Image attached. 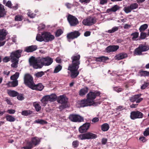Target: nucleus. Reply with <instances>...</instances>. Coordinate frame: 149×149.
<instances>
[{"label": "nucleus", "instance_id": "obj_59", "mask_svg": "<svg viewBox=\"0 0 149 149\" xmlns=\"http://www.w3.org/2000/svg\"><path fill=\"white\" fill-rule=\"evenodd\" d=\"M109 59V58L107 57L102 56V62L105 63Z\"/></svg>", "mask_w": 149, "mask_h": 149}, {"label": "nucleus", "instance_id": "obj_43", "mask_svg": "<svg viewBox=\"0 0 149 149\" xmlns=\"http://www.w3.org/2000/svg\"><path fill=\"white\" fill-rule=\"evenodd\" d=\"M44 74V72L43 71H40L37 72L35 74V75L36 77L39 78L42 77Z\"/></svg>", "mask_w": 149, "mask_h": 149}, {"label": "nucleus", "instance_id": "obj_17", "mask_svg": "<svg viewBox=\"0 0 149 149\" xmlns=\"http://www.w3.org/2000/svg\"><path fill=\"white\" fill-rule=\"evenodd\" d=\"M96 22L95 18L92 17H89L87 18L84 21V25L90 26L94 24Z\"/></svg>", "mask_w": 149, "mask_h": 149}, {"label": "nucleus", "instance_id": "obj_61", "mask_svg": "<svg viewBox=\"0 0 149 149\" xmlns=\"http://www.w3.org/2000/svg\"><path fill=\"white\" fill-rule=\"evenodd\" d=\"M123 89L120 88L115 87L114 88V90L117 92H121Z\"/></svg>", "mask_w": 149, "mask_h": 149}, {"label": "nucleus", "instance_id": "obj_31", "mask_svg": "<svg viewBox=\"0 0 149 149\" xmlns=\"http://www.w3.org/2000/svg\"><path fill=\"white\" fill-rule=\"evenodd\" d=\"M109 128V126L107 123H104L101 126L102 130L103 131H107Z\"/></svg>", "mask_w": 149, "mask_h": 149}, {"label": "nucleus", "instance_id": "obj_35", "mask_svg": "<svg viewBox=\"0 0 149 149\" xmlns=\"http://www.w3.org/2000/svg\"><path fill=\"white\" fill-rule=\"evenodd\" d=\"M23 19V16L19 15H16L15 17V20L16 21H21Z\"/></svg>", "mask_w": 149, "mask_h": 149}, {"label": "nucleus", "instance_id": "obj_22", "mask_svg": "<svg viewBox=\"0 0 149 149\" xmlns=\"http://www.w3.org/2000/svg\"><path fill=\"white\" fill-rule=\"evenodd\" d=\"M97 137L96 134L89 132L84 133V139H95Z\"/></svg>", "mask_w": 149, "mask_h": 149}, {"label": "nucleus", "instance_id": "obj_46", "mask_svg": "<svg viewBox=\"0 0 149 149\" xmlns=\"http://www.w3.org/2000/svg\"><path fill=\"white\" fill-rule=\"evenodd\" d=\"M130 6L131 8V9L132 10L135 9L137 8L138 7V5L136 3H133L131 4Z\"/></svg>", "mask_w": 149, "mask_h": 149}, {"label": "nucleus", "instance_id": "obj_28", "mask_svg": "<svg viewBox=\"0 0 149 149\" xmlns=\"http://www.w3.org/2000/svg\"><path fill=\"white\" fill-rule=\"evenodd\" d=\"M33 105L35 107L36 111L38 112L41 110V106L39 104L37 103L36 102H34L33 103Z\"/></svg>", "mask_w": 149, "mask_h": 149}, {"label": "nucleus", "instance_id": "obj_50", "mask_svg": "<svg viewBox=\"0 0 149 149\" xmlns=\"http://www.w3.org/2000/svg\"><path fill=\"white\" fill-rule=\"evenodd\" d=\"M27 15L29 17L31 18H33L35 17L36 15L33 13H31V12H28L27 13Z\"/></svg>", "mask_w": 149, "mask_h": 149}, {"label": "nucleus", "instance_id": "obj_5", "mask_svg": "<svg viewBox=\"0 0 149 149\" xmlns=\"http://www.w3.org/2000/svg\"><path fill=\"white\" fill-rule=\"evenodd\" d=\"M68 99L64 95H60L59 96L57 99L58 102L62 104L59 107L60 109H62L67 107V103L68 102Z\"/></svg>", "mask_w": 149, "mask_h": 149}, {"label": "nucleus", "instance_id": "obj_40", "mask_svg": "<svg viewBox=\"0 0 149 149\" xmlns=\"http://www.w3.org/2000/svg\"><path fill=\"white\" fill-rule=\"evenodd\" d=\"M139 47L143 52H145L149 49L148 47L146 46H143L142 45H140Z\"/></svg>", "mask_w": 149, "mask_h": 149}, {"label": "nucleus", "instance_id": "obj_49", "mask_svg": "<svg viewBox=\"0 0 149 149\" xmlns=\"http://www.w3.org/2000/svg\"><path fill=\"white\" fill-rule=\"evenodd\" d=\"M90 124L89 123H84V131L87 130L90 126Z\"/></svg>", "mask_w": 149, "mask_h": 149}, {"label": "nucleus", "instance_id": "obj_3", "mask_svg": "<svg viewBox=\"0 0 149 149\" xmlns=\"http://www.w3.org/2000/svg\"><path fill=\"white\" fill-rule=\"evenodd\" d=\"M40 58L37 59L35 57L32 56L29 59L30 65L34 68L38 69L42 68V65H40Z\"/></svg>", "mask_w": 149, "mask_h": 149}, {"label": "nucleus", "instance_id": "obj_2", "mask_svg": "<svg viewBox=\"0 0 149 149\" xmlns=\"http://www.w3.org/2000/svg\"><path fill=\"white\" fill-rule=\"evenodd\" d=\"M40 141V138L36 136L31 138L30 141H28L26 142V146L23 147L22 148L24 149H32L34 147L38 145Z\"/></svg>", "mask_w": 149, "mask_h": 149}, {"label": "nucleus", "instance_id": "obj_60", "mask_svg": "<svg viewBox=\"0 0 149 149\" xmlns=\"http://www.w3.org/2000/svg\"><path fill=\"white\" fill-rule=\"evenodd\" d=\"M15 110L14 109H10L8 110L7 112L10 114H14L15 112Z\"/></svg>", "mask_w": 149, "mask_h": 149}, {"label": "nucleus", "instance_id": "obj_7", "mask_svg": "<svg viewBox=\"0 0 149 149\" xmlns=\"http://www.w3.org/2000/svg\"><path fill=\"white\" fill-rule=\"evenodd\" d=\"M24 79V84L30 88H31L34 84L33 78L31 75L29 74H25Z\"/></svg>", "mask_w": 149, "mask_h": 149}, {"label": "nucleus", "instance_id": "obj_18", "mask_svg": "<svg viewBox=\"0 0 149 149\" xmlns=\"http://www.w3.org/2000/svg\"><path fill=\"white\" fill-rule=\"evenodd\" d=\"M141 95H135L130 98V101L132 102H136V103H139L143 100V98L140 97Z\"/></svg>", "mask_w": 149, "mask_h": 149}, {"label": "nucleus", "instance_id": "obj_23", "mask_svg": "<svg viewBox=\"0 0 149 149\" xmlns=\"http://www.w3.org/2000/svg\"><path fill=\"white\" fill-rule=\"evenodd\" d=\"M18 84V81H9L6 85L8 87H15Z\"/></svg>", "mask_w": 149, "mask_h": 149}, {"label": "nucleus", "instance_id": "obj_64", "mask_svg": "<svg viewBox=\"0 0 149 149\" xmlns=\"http://www.w3.org/2000/svg\"><path fill=\"white\" fill-rule=\"evenodd\" d=\"M65 6L68 8H70L73 6V5L72 4L69 3H66Z\"/></svg>", "mask_w": 149, "mask_h": 149}, {"label": "nucleus", "instance_id": "obj_27", "mask_svg": "<svg viewBox=\"0 0 149 149\" xmlns=\"http://www.w3.org/2000/svg\"><path fill=\"white\" fill-rule=\"evenodd\" d=\"M120 7L117 5H115L110 8L108 9L107 10L108 13L110 12H115L119 9Z\"/></svg>", "mask_w": 149, "mask_h": 149}, {"label": "nucleus", "instance_id": "obj_24", "mask_svg": "<svg viewBox=\"0 0 149 149\" xmlns=\"http://www.w3.org/2000/svg\"><path fill=\"white\" fill-rule=\"evenodd\" d=\"M7 93L9 96L13 97L17 96L19 94V93L17 91L10 90H8Z\"/></svg>", "mask_w": 149, "mask_h": 149}, {"label": "nucleus", "instance_id": "obj_33", "mask_svg": "<svg viewBox=\"0 0 149 149\" xmlns=\"http://www.w3.org/2000/svg\"><path fill=\"white\" fill-rule=\"evenodd\" d=\"M62 67L61 65L58 64L55 67L54 71V73H56L58 72L62 69Z\"/></svg>", "mask_w": 149, "mask_h": 149}, {"label": "nucleus", "instance_id": "obj_57", "mask_svg": "<svg viewBox=\"0 0 149 149\" xmlns=\"http://www.w3.org/2000/svg\"><path fill=\"white\" fill-rule=\"evenodd\" d=\"M5 6L10 8L11 7L12 4L11 1H8L6 3Z\"/></svg>", "mask_w": 149, "mask_h": 149}, {"label": "nucleus", "instance_id": "obj_26", "mask_svg": "<svg viewBox=\"0 0 149 149\" xmlns=\"http://www.w3.org/2000/svg\"><path fill=\"white\" fill-rule=\"evenodd\" d=\"M6 14V12L4 6L0 4V18L3 17Z\"/></svg>", "mask_w": 149, "mask_h": 149}, {"label": "nucleus", "instance_id": "obj_47", "mask_svg": "<svg viewBox=\"0 0 149 149\" xmlns=\"http://www.w3.org/2000/svg\"><path fill=\"white\" fill-rule=\"evenodd\" d=\"M79 141L77 140L74 141L72 143V145L73 148H77L79 145Z\"/></svg>", "mask_w": 149, "mask_h": 149}, {"label": "nucleus", "instance_id": "obj_52", "mask_svg": "<svg viewBox=\"0 0 149 149\" xmlns=\"http://www.w3.org/2000/svg\"><path fill=\"white\" fill-rule=\"evenodd\" d=\"M147 34L145 33L141 32L140 34V38L141 39H144L146 37Z\"/></svg>", "mask_w": 149, "mask_h": 149}, {"label": "nucleus", "instance_id": "obj_56", "mask_svg": "<svg viewBox=\"0 0 149 149\" xmlns=\"http://www.w3.org/2000/svg\"><path fill=\"white\" fill-rule=\"evenodd\" d=\"M77 103L80 105V107H84V100L78 101Z\"/></svg>", "mask_w": 149, "mask_h": 149}, {"label": "nucleus", "instance_id": "obj_1", "mask_svg": "<svg viewBox=\"0 0 149 149\" xmlns=\"http://www.w3.org/2000/svg\"><path fill=\"white\" fill-rule=\"evenodd\" d=\"M100 92L97 91L94 92H90L87 95V99L84 101V107H87L93 105H96L95 103L94 102V100L97 96L100 95Z\"/></svg>", "mask_w": 149, "mask_h": 149}, {"label": "nucleus", "instance_id": "obj_45", "mask_svg": "<svg viewBox=\"0 0 149 149\" xmlns=\"http://www.w3.org/2000/svg\"><path fill=\"white\" fill-rule=\"evenodd\" d=\"M139 33L137 32H135L131 34V36H132V39L133 40H135L139 36Z\"/></svg>", "mask_w": 149, "mask_h": 149}, {"label": "nucleus", "instance_id": "obj_20", "mask_svg": "<svg viewBox=\"0 0 149 149\" xmlns=\"http://www.w3.org/2000/svg\"><path fill=\"white\" fill-rule=\"evenodd\" d=\"M119 47L118 45L109 46L107 47L106 51L108 53L116 51L118 49Z\"/></svg>", "mask_w": 149, "mask_h": 149}, {"label": "nucleus", "instance_id": "obj_41", "mask_svg": "<svg viewBox=\"0 0 149 149\" xmlns=\"http://www.w3.org/2000/svg\"><path fill=\"white\" fill-rule=\"evenodd\" d=\"M35 122L36 123H39L41 124H46L47 123L46 121L42 119H38V120H36Z\"/></svg>", "mask_w": 149, "mask_h": 149}, {"label": "nucleus", "instance_id": "obj_11", "mask_svg": "<svg viewBox=\"0 0 149 149\" xmlns=\"http://www.w3.org/2000/svg\"><path fill=\"white\" fill-rule=\"evenodd\" d=\"M8 32L4 29H0V47L4 45L6 41H4L8 34Z\"/></svg>", "mask_w": 149, "mask_h": 149}, {"label": "nucleus", "instance_id": "obj_54", "mask_svg": "<svg viewBox=\"0 0 149 149\" xmlns=\"http://www.w3.org/2000/svg\"><path fill=\"white\" fill-rule=\"evenodd\" d=\"M149 85V83L145 82L141 86V88L142 89H144L147 87Z\"/></svg>", "mask_w": 149, "mask_h": 149}, {"label": "nucleus", "instance_id": "obj_62", "mask_svg": "<svg viewBox=\"0 0 149 149\" xmlns=\"http://www.w3.org/2000/svg\"><path fill=\"white\" fill-rule=\"evenodd\" d=\"M79 94L81 96L84 95V88H82L80 90L79 92Z\"/></svg>", "mask_w": 149, "mask_h": 149}, {"label": "nucleus", "instance_id": "obj_16", "mask_svg": "<svg viewBox=\"0 0 149 149\" xmlns=\"http://www.w3.org/2000/svg\"><path fill=\"white\" fill-rule=\"evenodd\" d=\"M143 114L139 111H133L131 112L130 117L131 119L134 120L137 118H141Z\"/></svg>", "mask_w": 149, "mask_h": 149}, {"label": "nucleus", "instance_id": "obj_13", "mask_svg": "<svg viewBox=\"0 0 149 149\" xmlns=\"http://www.w3.org/2000/svg\"><path fill=\"white\" fill-rule=\"evenodd\" d=\"M79 67H74V66H69L68 70L71 72V77L72 78L76 77L79 74V71L77 70Z\"/></svg>", "mask_w": 149, "mask_h": 149}, {"label": "nucleus", "instance_id": "obj_4", "mask_svg": "<svg viewBox=\"0 0 149 149\" xmlns=\"http://www.w3.org/2000/svg\"><path fill=\"white\" fill-rule=\"evenodd\" d=\"M56 97V95L54 94L50 95H45L42 98L41 101L44 104L43 106H45L47 104V102L55 101Z\"/></svg>", "mask_w": 149, "mask_h": 149}, {"label": "nucleus", "instance_id": "obj_34", "mask_svg": "<svg viewBox=\"0 0 149 149\" xmlns=\"http://www.w3.org/2000/svg\"><path fill=\"white\" fill-rule=\"evenodd\" d=\"M11 61L13 63L11 65V67L14 68H17L18 63L19 60H16L15 61H14L12 60H11Z\"/></svg>", "mask_w": 149, "mask_h": 149}, {"label": "nucleus", "instance_id": "obj_38", "mask_svg": "<svg viewBox=\"0 0 149 149\" xmlns=\"http://www.w3.org/2000/svg\"><path fill=\"white\" fill-rule=\"evenodd\" d=\"M32 112L30 110H24L22 112V114L25 116H27L32 114Z\"/></svg>", "mask_w": 149, "mask_h": 149}, {"label": "nucleus", "instance_id": "obj_51", "mask_svg": "<svg viewBox=\"0 0 149 149\" xmlns=\"http://www.w3.org/2000/svg\"><path fill=\"white\" fill-rule=\"evenodd\" d=\"M143 135L145 136H146L149 135V127L146 128L145 131L143 132Z\"/></svg>", "mask_w": 149, "mask_h": 149}, {"label": "nucleus", "instance_id": "obj_9", "mask_svg": "<svg viewBox=\"0 0 149 149\" xmlns=\"http://www.w3.org/2000/svg\"><path fill=\"white\" fill-rule=\"evenodd\" d=\"M40 65H42V67L43 65L49 66L51 65L53 62V59L49 56L42 57L40 58Z\"/></svg>", "mask_w": 149, "mask_h": 149}, {"label": "nucleus", "instance_id": "obj_39", "mask_svg": "<svg viewBox=\"0 0 149 149\" xmlns=\"http://www.w3.org/2000/svg\"><path fill=\"white\" fill-rule=\"evenodd\" d=\"M63 33V31L61 29H58L55 33V36L56 37H58L61 35Z\"/></svg>", "mask_w": 149, "mask_h": 149}, {"label": "nucleus", "instance_id": "obj_29", "mask_svg": "<svg viewBox=\"0 0 149 149\" xmlns=\"http://www.w3.org/2000/svg\"><path fill=\"white\" fill-rule=\"evenodd\" d=\"M6 118L7 121L10 122H13L15 120V118L11 115H7L6 116Z\"/></svg>", "mask_w": 149, "mask_h": 149}, {"label": "nucleus", "instance_id": "obj_12", "mask_svg": "<svg viewBox=\"0 0 149 149\" xmlns=\"http://www.w3.org/2000/svg\"><path fill=\"white\" fill-rule=\"evenodd\" d=\"M68 118L71 121L74 122H80L83 121V118L79 115L72 114L70 115Z\"/></svg>", "mask_w": 149, "mask_h": 149}, {"label": "nucleus", "instance_id": "obj_37", "mask_svg": "<svg viewBox=\"0 0 149 149\" xmlns=\"http://www.w3.org/2000/svg\"><path fill=\"white\" fill-rule=\"evenodd\" d=\"M148 27V25L147 24H145L141 25L139 29L140 32H142L146 29Z\"/></svg>", "mask_w": 149, "mask_h": 149}, {"label": "nucleus", "instance_id": "obj_25", "mask_svg": "<svg viewBox=\"0 0 149 149\" xmlns=\"http://www.w3.org/2000/svg\"><path fill=\"white\" fill-rule=\"evenodd\" d=\"M127 56V55L126 54L121 53L116 55V59L118 60H120L126 58Z\"/></svg>", "mask_w": 149, "mask_h": 149}, {"label": "nucleus", "instance_id": "obj_15", "mask_svg": "<svg viewBox=\"0 0 149 149\" xmlns=\"http://www.w3.org/2000/svg\"><path fill=\"white\" fill-rule=\"evenodd\" d=\"M81 34L80 33L77 31L70 32L67 34V38L68 40H73L77 38Z\"/></svg>", "mask_w": 149, "mask_h": 149}, {"label": "nucleus", "instance_id": "obj_19", "mask_svg": "<svg viewBox=\"0 0 149 149\" xmlns=\"http://www.w3.org/2000/svg\"><path fill=\"white\" fill-rule=\"evenodd\" d=\"M44 88V86L41 83L38 84H35L34 83L31 87V88L33 90H35L37 91H41Z\"/></svg>", "mask_w": 149, "mask_h": 149}, {"label": "nucleus", "instance_id": "obj_6", "mask_svg": "<svg viewBox=\"0 0 149 149\" xmlns=\"http://www.w3.org/2000/svg\"><path fill=\"white\" fill-rule=\"evenodd\" d=\"M80 56L78 53L74 54L71 57L72 63L69 66H74V67H79L80 64L79 59Z\"/></svg>", "mask_w": 149, "mask_h": 149}, {"label": "nucleus", "instance_id": "obj_48", "mask_svg": "<svg viewBox=\"0 0 149 149\" xmlns=\"http://www.w3.org/2000/svg\"><path fill=\"white\" fill-rule=\"evenodd\" d=\"M10 60H11V59L10 56H6L3 59V61L4 63H7Z\"/></svg>", "mask_w": 149, "mask_h": 149}, {"label": "nucleus", "instance_id": "obj_58", "mask_svg": "<svg viewBox=\"0 0 149 149\" xmlns=\"http://www.w3.org/2000/svg\"><path fill=\"white\" fill-rule=\"evenodd\" d=\"M17 96V99L20 100H22L24 99V97L23 96L22 94H19Z\"/></svg>", "mask_w": 149, "mask_h": 149}, {"label": "nucleus", "instance_id": "obj_44", "mask_svg": "<svg viewBox=\"0 0 149 149\" xmlns=\"http://www.w3.org/2000/svg\"><path fill=\"white\" fill-rule=\"evenodd\" d=\"M131 9L130 6H129L124 7L123 10L126 13H128L131 11L132 10Z\"/></svg>", "mask_w": 149, "mask_h": 149}, {"label": "nucleus", "instance_id": "obj_8", "mask_svg": "<svg viewBox=\"0 0 149 149\" xmlns=\"http://www.w3.org/2000/svg\"><path fill=\"white\" fill-rule=\"evenodd\" d=\"M67 19L71 26H75L79 23L77 19L74 16L70 14L68 15Z\"/></svg>", "mask_w": 149, "mask_h": 149}, {"label": "nucleus", "instance_id": "obj_55", "mask_svg": "<svg viewBox=\"0 0 149 149\" xmlns=\"http://www.w3.org/2000/svg\"><path fill=\"white\" fill-rule=\"evenodd\" d=\"M79 131L80 133H84V124L79 128Z\"/></svg>", "mask_w": 149, "mask_h": 149}, {"label": "nucleus", "instance_id": "obj_36", "mask_svg": "<svg viewBox=\"0 0 149 149\" xmlns=\"http://www.w3.org/2000/svg\"><path fill=\"white\" fill-rule=\"evenodd\" d=\"M143 51L141 50L139 47L136 49L134 52V54L135 55H140L141 54V53Z\"/></svg>", "mask_w": 149, "mask_h": 149}, {"label": "nucleus", "instance_id": "obj_21", "mask_svg": "<svg viewBox=\"0 0 149 149\" xmlns=\"http://www.w3.org/2000/svg\"><path fill=\"white\" fill-rule=\"evenodd\" d=\"M38 48L37 45H32L26 47L24 51L27 52H31L36 50Z\"/></svg>", "mask_w": 149, "mask_h": 149}, {"label": "nucleus", "instance_id": "obj_63", "mask_svg": "<svg viewBox=\"0 0 149 149\" xmlns=\"http://www.w3.org/2000/svg\"><path fill=\"white\" fill-rule=\"evenodd\" d=\"M139 140L143 142H145L146 141V138L143 136L140 137Z\"/></svg>", "mask_w": 149, "mask_h": 149}, {"label": "nucleus", "instance_id": "obj_42", "mask_svg": "<svg viewBox=\"0 0 149 149\" xmlns=\"http://www.w3.org/2000/svg\"><path fill=\"white\" fill-rule=\"evenodd\" d=\"M119 27L115 26L113 27L111 29L109 30L107 32L111 33L117 31Z\"/></svg>", "mask_w": 149, "mask_h": 149}, {"label": "nucleus", "instance_id": "obj_30", "mask_svg": "<svg viewBox=\"0 0 149 149\" xmlns=\"http://www.w3.org/2000/svg\"><path fill=\"white\" fill-rule=\"evenodd\" d=\"M19 76V73L18 72H16L15 74L10 77V79L14 81H18L17 79Z\"/></svg>", "mask_w": 149, "mask_h": 149}, {"label": "nucleus", "instance_id": "obj_10", "mask_svg": "<svg viewBox=\"0 0 149 149\" xmlns=\"http://www.w3.org/2000/svg\"><path fill=\"white\" fill-rule=\"evenodd\" d=\"M22 50L18 49L12 52L10 54V57L11 60L15 61L16 60H19L18 59L21 56Z\"/></svg>", "mask_w": 149, "mask_h": 149}, {"label": "nucleus", "instance_id": "obj_32", "mask_svg": "<svg viewBox=\"0 0 149 149\" xmlns=\"http://www.w3.org/2000/svg\"><path fill=\"white\" fill-rule=\"evenodd\" d=\"M36 39L37 40L40 42L44 41V39L43 36V33L42 34V35L40 34H38L36 37Z\"/></svg>", "mask_w": 149, "mask_h": 149}, {"label": "nucleus", "instance_id": "obj_14", "mask_svg": "<svg viewBox=\"0 0 149 149\" xmlns=\"http://www.w3.org/2000/svg\"><path fill=\"white\" fill-rule=\"evenodd\" d=\"M43 36L44 38V41L48 42L51 41L54 39V36L49 32H45L43 33Z\"/></svg>", "mask_w": 149, "mask_h": 149}, {"label": "nucleus", "instance_id": "obj_53", "mask_svg": "<svg viewBox=\"0 0 149 149\" xmlns=\"http://www.w3.org/2000/svg\"><path fill=\"white\" fill-rule=\"evenodd\" d=\"M149 74V72L146 71H142L141 73V76H148Z\"/></svg>", "mask_w": 149, "mask_h": 149}]
</instances>
